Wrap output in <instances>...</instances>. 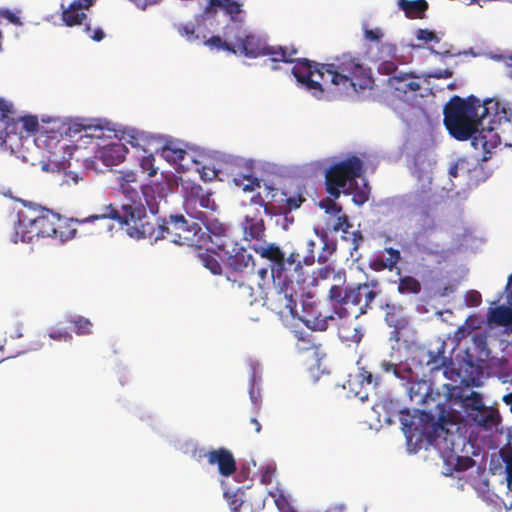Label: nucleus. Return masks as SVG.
Segmentation results:
<instances>
[{"instance_id": "58836bf2", "label": "nucleus", "mask_w": 512, "mask_h": 512, "mask_svg": "<svg viewBox=\"0 0 512 512\" xmlns=\"http://www.w3.org/2000/svg\"><path fill=\"white\" fill-rule=\"evenodd\" d=\"M428 365H431V370H440L447 368L452 364L451 358L444 356V352L433 355L430 353V359L427 361Z\"/></svg>"}, {"instance_id": "393cba45", "label": "nucleus", "mask_w": 512, "mask_h": 512, "mask_svg": "<svg viewBox=\"0 0 512 512\" xmlns=\"http://www.w3.org/2000/svg\"><path fill=\"white\" fill-rule=\"evenodd\" d=\"M488 322L497 326L512 325V308L501 305L489 309Z\"/></svg>"}, {"instance_id": "2f4dec72", "label": "nucleus", "mask_w": 512, "mask_h": 512, "mask_svg": "<svg viewBox=\"0 0 512 512\" xmlns=\"http://www.w3.org/2000/svg\"><path fill=\"white\" fill-rule=\"evenodd\" d=\"M422 286L418 279L412 276H404L399 278L398 283V292L400 294H419L421 292Z\"/></svg>"}, {"instance_id": "aec40b11", "label": "nucleus", "mask_w": 512, "mask_h": 512, "mask_svg": "<svg viewBox=\"0 0 512 512\" xmlns=\"http://www.w3.org/2000/svg\"><path fill=\"white\" fill-rule=\"evenodd\" d=\"M234 31V26L226 25L224 28V34L226 40H223L220 36H212L205 41V45L211 50H224L232 54H237V50L231 33Z\"/></svg>"}, {"instance_id": "1a4fd4ad", "label": "nucleus", "mask_w": 512, "mask_h": 512, "mask_svg": "<svg viewBox=\"0 0 512 512\" xmlns=\"http://www.w3.org/2000/svg\"><path fill=\"white\" fill-rule=\"evenodd\" d=\"M252 249L261 258L271 262L270 275L271 278L281 279L283 275L293 273L296 274L297 280L302 276L301 255L292 251L287 257L281 248L275 243L267 245H253Z\"/></svg>"}, {"instance_id": "f704fd0d", "label": "nucleus", "mask_w": 512, "mask_h": 512, "mask_svg": "<svg viewBox=\"0 0 512 512\" xmlns=\"http://www.w3.org/2000/svg\"><path fill=\"white\" fill-rule=\"evenodd\" d=\"M199 205L201 208H205V209H212L214 210L215 208V203L212 202V205H211V201H210V198L208 195H202L200 197H191V198H188L186 200V203H185V210L187 211L188 209V206H189V211L190 212H197L198 210H196V205Z\"/></svg>"}, {"instance_id": "4be33fe9", "label": "nucleus", "mask_w": 512, "mask_h": 512, "mask_svg": "<svg viewBox=\"0 0 512 512\" xmlns=\"http://www.w3.org/2000/svg\"><path fill=\"white\" fill-rule=\"evenodd\" d=\"M82 9L85 8L81 1L74 0L71 2L67 8H63V22L69 27L82 24L83 21L87 18L86 13H84Z\"/></svg>"}, {"instance_id": "cd10ccee", "label": "nucleus", "mask_w": 512, "mask_h": 512, "mask_svg": "<svg viewBox=\"0 0 512 512\" xmlns=\"http://www.w3.org/2000/svg\"><path fill=\"white\" fill-rule=\"evenodd\" d=\"M198 260L206 269L214 275L222 274V265L218 260V255L214 251L206 250L198 254Z\"/></svg>"}, {"instance_id": "680f3d73", "label": "nucleus", "mask_w": 512, "mask_h": 512, "mask_svg": "<svg viewBox=\"0 0 512 512\" xmlns=\"http://www.w3.org/2000/svg\"><path fill=\"white\" fill-rule=\"evenodd\" d=\"M467 160L464 158H459L450 168H449V175L451 177L456 178L458 176L459 170L467 169Z\"/></svg>"}, {"instance_id": "6ab92c4d", "label": "nucleus", "mask_w": 512, "mask_h": 512, "mask_svg": "<svg viewBox=\"0 0 512 512\" xmlns=\"http://www.w3.org/2000/svg\"><path fill=\"white\" fill-rule=\"evenodd\" d=\"M308 328L315 331H325L328 328L329 320H333L332 315H323L320 311L311 308L310 311H303L298 317Z\"/></svg>"}, {"instance_id": "13d9d810", "label": "nucleus", "mask_w": 512, "mask_h": 512, "mask_svg": "<svg viewBox=\"0 0 512 512\" xmlns=\"http://www.w3.org/2000/svg\"><path fill=\"white\" fill-rule=\"evenodd\" d=\"M0 16L7 19L10 23L14 24L15 26H22L23 23L19 16H17L14 12H12L10 9H0Z\"/></svg>"}, {"instance_id": "de8ad7c7", "label": "nucleus", "mask_w": 512, "mask_h": 512, "mask_svg": "<svg viewBox=\"0 0 512 512\" xmlns=\"http://www.w3.org/2000/svg\"><path fill=\"white\" fill-rule=\"evenodd\" d=\"M250 204L262 207L266 214H269V215L274 214V209H275L274 205L269 202H266L264 197L260 193H256L250 198Z\"/></svg>"}, {"instance_id": "8fccbe9b", "label": "nucleus", "mask_w": 512, "mask_h": 512, "mask_svg": "<svg viewBox=\"0 0 512 512\" xmlns=\"http://www.w3.org/2000/svg\"><path fill=\"white\" fill-rule=\"evenodd\" d=\"M344 290L342 287L338 286V285H333L331 286L330 290H329V298L338 303L339 304V307H343L344 305V301H345V298H344Z\"/></svg>"}, {"instance_id": "4c0bfd02", "label": "nucleus", "mask_w": 512, "mask_h": 512, "mask_svg": "<svg viewBox=\"0 0 512 512\" xmlns=\"http://www.w3.org/2000/svg\"><path fill=\"white\" fill-rule=\"evenodd\" d=\"M234 182L237 186L242 187L244 191H254L260 187V180L252 176H239L234 178Z\"/></svg>"}, {"instance_id": "5fc2aeb1", "label": "nucleus", "mask_w": 512, "mask_h": 512, "mask_svg": "<svg viewBox=\"0 0 512 512\" xmlns=\"http://www.w3.org/2000/svg\"><path fill=\"white\" fill-rule=\"evenodd\" d=\"M154 157L149 155L144 157L141 161V168L143 172H146L148 176H154L157 173V169L153 165Z\"/></svg>"}, {"instance_id": "5701e85b", "label": "nucleus", "mask_w": 512, "mask_h": 512, "mask_svg": "<svg viewBox=\"0 0 512 512\" xmlns=\"http://www.w3.org/2000/svg\"><path fill=\"white\" fill-rule=\"evenodd\" d=\"M384 251L388 254L387 258L384 259L383 257L378 256L371 261L370 267L374 271H383L385 269L392 271L400 262L401 253L399 250L392 247H387L384 249Z\"/></svg>"}, {"instance_id": "c756f323", "label": "nucleus", "mask_w": 512, "mask_h": 512, "mask_svg": "<svg viewBox=\"0 0 512 512\" xmlns=\"http://www.w3.org/2000/svg\"><path fill=\"white\" fill-rule=\"evenodd\" d=\"M338 336L342 342L358 344L362 340L363 334L357 326L351 323H342L338 328Z\"/></svg>"}, {"instance_id": "603ef678", "label": "nucleus", "mask_w": 512, "mask_h": 512, "mask_svg": "<svg viewBox=\"0 0 512 512\" xmlns=\"http://www.w3.org/2000/svg\"><path fill=\"white\" fill-rule=\"evenodd\" d=\"M352 228V224L350 223L349 217L346 214L339 215L337 217L336 222L334 223L332 230L334 232H339L344 229Z\"/></svg>"}, {"instance_id": "37998d69", "label": "nucleus", "mask_w": 512, "mask_h": 512, "mask_svg": "<svg viewBox=\"0 0 512 512\" xmlns=\"http://www.w3.org/2000/svg\"><path fill=\"white\" fill-rule=\"evenodd\" d=\"M165 158L169 161H183L186 156V151L180 148H172L169 145H165L163 148Z\"/></svg>"}, {"instance_id": "f3484780", "label": "nucleus", "mask_w": 512, "mask_h": 512, "mask_svg": "<svg viewBox=\"0 0 512 512\" xmlns=\"http://www.w3.org/2000/svg\"><path fill=\"white\" fill-rule=\"evenodd\" d=\"M243 235L246 241H263L266 234L264 219L259 209L247 214L242 223Z\"/></svg>"}, {"instance_id": "a211bd4d", "label": "nucleus", "mask_w": 512, "mask_h": 512, "mask_svg": "<svg viewBox=\"0 0 512 512\" xmlns=\"http://www.w3.org/2000/svg\"><path fill=\"white\" fill-rule=\"evenodd\" d=\"M203 14L208 18H214L219 10L228 15L231 21H236L237 16L243 13V4L236 0H206Z\"/></svg>"}, {"instance_id": "bb28decb", "label": "nucleus", "mask_w": 512, "mask_h": 512, "mask_svg": "<svg viewBox=\"0 0 512 512\" xmlns=\"http://www.w3.org/2000/svg\"><path fill=\"white\" fill-rule=\"evenodd\" d=\"M126 149L124 145L115 144L105 147L102 151V159L106 165H117L125 158Z\"/></svg>"}, {"instance_id": "7c9ffc66", "label": "nucleus", "mask_w": 512, "mask_h": 512, "mask_svg": "<svg viewBox=\"0 0 512 512\" xmlns=\"http://www.w3.org/2000/svg\"><path fill=\"white\" fill-rule=\"evenodd\" d=\"M459 398L461 399L462 406L468 414L479 411V409L485 405L482 395L476 391H471L468 395L460 394Z\"/></svg>"}, {"instance_id": "6e6d98bb", "label": "nucleus", "mask_w": 512, "mask_h": 512, "mask_svg": "<svg viewBox=\"0 0 512 512\" xmlns=\"http://www.w3.org/2000/svg\"><path fill=\"white\" fill-rule=\"evenodd\" d=\"M120 190L130 200V203L139 198L137 189L132 187L131 184L120 183Z\"/></svg>"}, {"instance_id": "f03ea898", "label": "nucleus", "mask_w": 512, "mask_h": 512, "mask_svg": "<svg viewBox=\"0 0 512 512\" xmlns=\"http://www.w3.org/2000/svg\"><path fill=\"white\" fill-rule=\"evenodd\" d=\"M444 125L458 141L471 139L475 149L485 153L501 143V134L512 129V102L474 95L466 99L454 95L443 109Z\"/></svg>"}, {"instance_id": "338daca9", "label": "nucleus", "mask_w": 512, "mask_h": 512, "mask_svg": "<svg viewBox=\"0 0 512 512\" xmlns=\"http://www.w3.org/2000/svg\"><path fill=\"white\" fill-rule=\"evenodd\" d=\"M380 367L382 369L383 372L385 373H390L392 372L394 375L398 376L399 372H398V366L394 363H391L389 361H382L381 364H380Z\"/></svg>"}, {"instance_id": "052dcab7", "label": "nucleus", "mask_w": 512, "mask_h": 512, "mask_svg": "<svg viewBox=\"0 0 512 512\" xmlns=\"http://www.w3.org/2000/svg\"><path fill=\"white\" fill-rule=\"evenodd\" d=\"M257 276H258L257 285L261 290H263L264 287L267 285L269 278H271L268 268L258 269Z\"/></svg>"}, {"instance_id": "dca6fc26", "label": "nucleus", "mask_w": 512, "mask_h": 512, "mask_svg": "<svg viewBox=\"0 0 512 512\" xmlns=\"http://www.w3.org/2000/svg\"><path fill=\"white\" fill-rule=\"evenodd\" d=\"M141 191L150 213L156 215L161 202H166L169 185L166 182H151L143 185Z\"/></svg>"}, {"instance_id": "0eeeda50", "label": "nucleus", "mask_w": 512, "mask_h": 512, "mask_svg": "<svg viewBox=\"0 0 512 512\" xmlns=\"http://www.w3.org/2000/svg\"><path fill=\"white\" fill-rule=\"evenodd\" d=\"M223 253L226 256L224 261L226 279L231 283L232 287L238 289L246 288L251 295L252 287L250 282L255 272L253 255L237 242H233V245L227 248V252Z\"/></svg>"}, {"instance_id": "473e14b6", "label": "nucleus", "mask_w": 512, "mask_h": 512, "mask_svg": "<svg viewBox=\"0 0 512 512\" xmlns=\"http://www.w3.org/2000/svg\"><path fill=\"white\" fill-rule=\"evenodd\" d=\"M66 321L75 326L77 335H90L92 333L93 324L88 318L83 316L68 317Z\"/></svg>"}, {"instance_id": "ddd939ff", "label": "nucleus", "mask_w": 512, "mask_h": 512, "mask_svg": "<svg viewBox=\"0 0 512 512\" xmlns=\"http://www.w3.org/2000/svg\"><path fill=\"white\" fill-rule=\"evenodd\" d=\"M233 40L237 53L239 52L248 58L263 56L267 45L255 34H246L240 26H234Z\"/></svg>"}, {"instance_id": "f8f14e48", "label": "nucleus", "mask_w": 512, "mask_h": 512, "mask_svg": "<svg viewBox=\"0 0 512 512\" xmlns=\"http://www.w3.org/2000/svg\"><path fill=\"white\" fill-rule=\"evenodd\" d=\"M197 459L206 458L210 465H217L221 476L229 477L236 471V461L230 450L224 447L206 452L203 449L194 451Z\"/></svg>"}, {"instance_id": "7ed1b4c3", "label": "nucleus", "mask_w": 512, "mask_h": 512, "mask_svg": "<svg viewBox=\"0 0 512 512\" xmlns=\"http://www.w3.org/2000/svg\"><path fill=\"white\" fill-rule=\"evenodd\" d=\"M17 226L15 228V242H33L39 238L63 239L59 230L61 217L45 207L29 203L25 204L17 213Z\"/></svg>"}, {"instance_id": "0e129e2a", "label": "nucleus", "mask_w": 512, "mask_h": 512, "mask_svg": "<svg viewBox=\"0 0 512 512\" xmlns=\"http://www.w3.org/2000/svg\"><path fill=\"white\" fill-rule=\"evenodd\" d=\"M437 409L439 410V418L438 421L434 423L435 425V431L438 428L444 429V424L446 422V416H445V405L444 404H436Z\"/></svg>"}, {"instance_id": "09e8293b", "label": "nucleus", "mask_w": 512, "mask_h": 512, "mask_svg": "<svg viewBox=\"0 0 512 512\" xmlns=\"http://www.w3.org/2000/svg\"><path fill=\"white\" fill-rule=\"evenodd\" d=\"M415 37L417 38V40L422 41L424 43L440 42V38L437 36V34L429 29H418L415 33Z\"/></svg>"}, {"instance_id": "69168bd1", "label": "nucleus", "mask_w": 512, "mask_h": 512, "mask_svg": "<svg viewBox=\"0 0 512 512\" xmlns=\"http://www.w3.org/2000/svg\"><path fill=\"white\" fill-rule=\"evenodd\" d=\"M297 346L300 350H310L315 347V344L310 339L303 337L302 333H299Z\"/></svg>"}, {"instance_id": "9b49d317", "label": "nucleus", "mask_w": 512, "mask_h": 512, "mask_svg": "<svg viewBox=\"0 0 512 512\" xmlns=\"http://www.w3.org/2000/svg\"><path fill=\"white\" fill-rule=\"evenodd\" d=\"M187 209H189V207ZM187 214L204 225L205 230H203V232H205V245L208 242H211L221 252H227V248H230V246L233 245V242H235L231 238L227 226L219 222L217 219H209L203 211L193 213L187 210Z\"/></svg>"}, {"instance_id": "864d4df0", "label": "nucleus", "mask_w": 512, "mask_h": 512, "mask_svg": "<svg viewBox=\"0 0 512 512\" xmlns=\"http://www.w3.org/2000/svg\"><path fill=\"white\" fill-rule=\"evenodd\" d=\"M305 197L302 194H297L291 197L286 198V208L289 211L298 209L302 203L305 201Z\"/></svg>"}, {"instance_id": "c85d7f7f", "label": "nucleus", "mask_w": 512, "mask_h": 512, "mask_svg": "<svg viewBox=\"0 0 512 512\" xmlns=\"http://www.w3.org/2000/svg\"><path fill=\"white\" fill-rule=\"evenodd\" d=\"M345 195H352V201L357 206H362L369 200L370 188L365 183L363 188H360L355 181L342 191Z\"/></svg>"}, {"instance_id": "a18cd8bd", "label": "nucleus", "mask_w": 512, "mask_h": 512, "mask_svg": "<svg viewBox=\"0 0 512 512\" xmlns=\"http://www.w3.org/2000/svg\"><path fill=\"white\" fill-rule=\"evenodd\" d=\"M508 489L512 491V448L502 453Z\"/></svg>"}, {"instance_id": "a878e982", "label": "nucleus", "mask_w": 512, "mask_h": 512, "mask_svg": "<svg viewBox=\"0 0 512 512\" xmlns=\"http://www.w3.org/2000/svg\"><path fill=\"white\" fill-rule=\"evenodd\" d=\"M398 5L411 18L421 17L428 9L426 0H398Z\"/></svg>"}, {"instance_id": "e2e57ef3", "label": "nucleus", "mask_w": 512, "mask_h": 512, "mask_svg": "<svg viewBox=\"0 0 512 512\" xmlns=\"http://www.w3.org/2000/svg\"><path fill=\"white\" fill-rule=\"evenodd\" d=\"M275 469L271 466H265L261 470V483L269 484L274 476Z\"/></svg>"}, {"instance_id": "c9c22d12", "label": "nucleus", "mask_w": 512, "mask_h": 512, "mask_svg": "<svg viewBox=\"0 0 512 512\" xmlns=\"http://www.w3.org/2000/svg\"><path fill=\"white\" fill-rule=\"evenodd\" d=\"M342 232V240L349 242L351 252L357 251L364 240V237L360 230L350 231V229H344Z\"/></svg>"}, {"instance_id": "a19ab883", "label": "nucleus", "mask_w": 512, "mask_h": 512, "mask_svg": "<svg viewBox=\"0 0 512 512\" xmlns=\"http://www.w3.org/2000/svg\"><path fill=\"white\" fill-rule=\"evenodd\" d=\"M364 39L369 42H381V39L384 37V32L382 28L375 27L370 28L368 24H363L362 26Z\"/></svg>"}, {"instance_id": "c03bdc74", "label": "nucleus", "mask_w": 512, "mask_h": 512, "mask_svg": "<svg viewBox=\"0 0 512 512\" xmlns=\"http://www.w3.org/2000/svg\"><path fill=\"white\" fill-rule=\"evenodd\" d=\"M422 386H426L425 383H413L409 388V397L411 400H416L417 403H425L428 397V391L420 393L419 390Z\"/></svg>"}, {"instance_id": "774afa93", "label": "nucleus", "mask_w": 512, "mask_h": 512, "mask_svg": "<svg viewBox=\"0 0 512 512\" xmlns=\"http://www.w3.org/2000/svg\"><path fill=\"white\" fill-rule=\"evenodd\" d=\"M137 182V174L133 171H127L122 173L120 177V183L132 184Z\"/></svg>"}, {"instance_id": "bf43d9fd", "label": "nucleus", "mask_w": 512, "mask_h": 512, "mask_svg": "<svg viewBox=\"0 0 512 512\" xmlns=\"http://www.w3.org/2000/svg\"><path fill=\"white\" fill-rule=\"evenodd\" d=\"M307 244H308V247L310 250V254L305 257H301V266L302 267H303V264L307 265V266H311L315 262V257H314V253H313V249L315 247V242L313 240H310ZM303 276H304V273L302 272L301 281H304Z\"/></svg>"}, {"instance_id": "20e7f679", "label": "nucleus", "mask_w": 512, "mask_h": 512, "mask_svg": "<svg viewBox=\"0 0 512 512\" xmlns=\"http://www.w3.org/2000/svg\"><path fill=\"white\" fill-rule=\"evenodd\" d=\"M111 219L119 222L126 228L129 236L133 238H150L155 234V222H151L142 203L133 201V203L123 204L121 209L113 205L103 206L98 213L89 215L83 219H75L78 223H92L97 220Z\"/></svg>"}, {"instance_id": "ea45409f", "label": "nucleus", "mask_w": 512, "mask_h": 512, "mask_svg": "<svg viewBox=\"0 0 512 512\" xmlns=\"http://www.w3.org/2000/svg\"><path fill=\"white\" fill-rule=\"evenodd\" d=\"M358 378L362 385H372L376 387L379 385L381 378L378 375H373L372 372L367 370L365 367L359 368Z\"/></svg>"}, {"instance_id": "72a5a7b5", "label": "nucleus", "mask_w": 512, "mask_h": 512, "mask_svg": "<svg viewBox=\"0 0 512 512\" xmlns=\"http://www.w3.org/2000/svg\"><path fill=\"white\" fill-rule=\"evenodd\" d=\"M15 111L12 103L0 98V124H4L5 128H9L11 122L14 121Z\"/></svg>"}, {"instance_id": "423d86ee", "label": "nucleus", "mask_w": 512, "mask_h": 512, "mask_svg": "<svg viewBox=\"0 0 512 512\" xmlns=\"http://www.w3.org/2000/svg\"><path fill=\"white\" fill-rule=\"evenodd\" d=\"M271 279L274 284V291L266 296L265 305L282 319L297 318L299 315L297 309L299 294L296 285L301 282V277L297 280V276L293 272L283 275L280 280Z\"/></svg>"}, {"instance_id": "3c124183", "label": "nucleus", "mask_w": 512, "mask_h": 512, "mask_svg": "<svg viewBox=\"0 0 512 512\" xmlns=\"http://www.w3.org/2000/svg\"><path fill=\"white\" fill-rule=\"evenodd\" d=\"M85 33L89 36V38L95 42H100L105 38V33L102 28L98 27L92 30L90 24H85L84 27Z\"/></svg>"}, {"instance_id": "39448f33", "label": "nucleus", "mask_w": 512, "mask_h": 512, "mask_svg": "<svg viewBox=\"0 0 512 512\" xmlns=\"http://www.w3.org/2000/svg\"><path fill=\"white\" fill-rule=\"evenodd\" d=\"M152 239H166L177 245L202 248L205 245V232L199 223H189L182 214H171L157 218Z\"/></svg>"}, {"instance_id": "4d7b16f0", "label": "nucleus", "mask_w": 512, "mask_h": 512, "mask_svg": "<svg viewBox=\"0 0 512 512\" xmlns=\"http://www.w3.org/2000/svg\"><path fill=\"white\" fill-rule=\"evenodd\" d=\"M225 496L227 497L229 508L232 512H238L243 505V500L238 497L237 493L233 494H227L225 493Z\"/></svg>"}, {"instance_id": "2eb2a0df", "label": "nucleus", "mask_w": 512, "mask_h": 512, "mask_svg": "<svg viewBox=\"0 0 512 512\" xmlns=\"http://www.w3.org/2000/svg\"><path fill=\"white\" fill-rule=\"evenodd\" d=\"M374 61L378 63L377 71L382 75H392L398 68L397 46L392 43H380Z\"/></svg>"}, {"instance_id": "e433bc0d", "label": "nucleus", "mask_w": 512, "mask_h": 512, "mask_svg": "<svg viewBox=\"0 0 512 512\" xmlns=\"http://www.w3.org/2000/svg\"><path fill=\"white\" fill-rule=\"evenodd\" d=\"M48 337L55 341L71 342L72 334L65 327L52 326L48 329Z\"/></svg>"}, {"instance_id": "f257e3e1", "label": "nucleus", "mask_w": 512, "mask_h": 512, "mask_svg": "<svg viewBox=\"0 0 512 512\" xmlns=\"http://www.w3.org/2000/svg\"><path fill=\"white\" fill-rule=\"evenodd\" d=\"M295 48L266 45L263 56L272 62L293 63L292 74L296 80L319 100H336L373 89L371 68L360 58L343 53L330 63H317L306 58L294 60Z\"/></svg>"}, {"instance_id": "79ce46f5", "label": "nucleus", "mask_w": 512, "mask_h": 512, "mask_svg": "<svg viewBox=\"0 0 512 512\" xmlns=\"http://www.w3.org/2000/svg\"><path fill=\"white\" fill-rule=\"evenodd\" d=\"M336 199L326 198L320 201L319 206L325 210L327 214L339 215L342 212V206L335 202Z\"/></svg>"}, {"instance_id": "412c9836", "label": "nucleus", "mask_w": 512, "mask_h": 512, "mask_svg": "<svg viewBox=\"0 0 512 512\" xmlns=\"http://www.w3.org/2000/svg\"><path fill=\"white\" fill-rule=\"evenodd\" d=\"M469 416L479 425L484 428L491 429L496 427L500 422V415L497 409L493 407L483 406L475 413H469Z\"/></svg>"}, {"instance_id": "49530a36", "label": "nucleus", "mask_w": 512, "mask_h": 512, "mask_svg": "<svg viewBox=\"0 0 512 512\" xmlns=\"http://www.w3.org/2000/svg\"><path fill=\"white\" fill-rule=\"evenodd\" d=\"M176 29L178 33L185 37L188 41H194L199 38L195 33V25L193 23L178 24Z\"/></svg>"}, {"instance_id": "4468645a", "label": "nucleus", "mask_w": 512, "mask_h": 512, "mask_svg": "<svg viewBox=\"0 0 512 512\" xmlns=\"http://www.w3.org/2000/svg\"><path fill=\"white\" fill-rule=\"evenodd\" d=\"M387 86L392 95L400 100H406L409 94L414 95L421 85L411 73H399L387 79Z\"/></svg>"}, {"instance_id": "b1692460", "label": "nucleus", "mask_w": 512, "mask_h": 512, "mask_svg": "<svg viewBox=\"0 0 512 512\" xmlns=\"http://www.w3.org/2000/svg\"><path fill=\"white\" fill-rule=\"evenodd\" d=\"M316 235L322 243V249L318 255L317 261L319 264H324L336 252L337 240L330 237L324 230H316Z\"/></svg>"}, {"instance_id": "6e6552de", "label": "nucleus", "mask_w": 512, "mask_h": 512, "mask_svg": "<svg viewBox=\"0 0 512 512\" xmlns=\"http://www.w3.org/2000/svg\"><path fill=\"white\" fill-rule=\"evenodd\" d=\"M364 171V163L356 155L348 156L346 159L334 163L325 173L327 193L334 199H338L347 183L349 185L353 184L357 178L362 176Z\"/></svg>"}, {"instance_id": "9d476101", "label": "nucleus", "mask_w": 512, "mask_h": 512, "mask_svg": "<svg viewBox=\"0 0 512 512\" xmlns=\"http://www.w3.org/2000/svg\"><path fill=\"white\" fill-rule=\"evenodd\" d=\"M377 282L362 283L354 287H347L344 290V305L336 307L335 314L339 318H345L353 315L355 319L364 315L371 308V303L377 296V292L372 287L377 286Z\"/></svg>"}]
</instances>
